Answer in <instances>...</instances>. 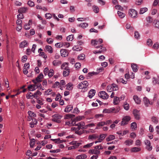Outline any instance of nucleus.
Instances as JSON below:
<instances>
[{
  "label": "nucleus",
  "instance_id": "1",
  "mask_svg": "<svg viewBox=\"0 0 159 159\" xmlns=\"http://www.w3.org/2000/svg\"><path fill=\"white\" fill-rule=\"evenodd\" d=\"M82 117L80 116L77 117L74 120H72V119H71L70 120L65 122V125L69 126L75 125L76 127H72L71 129L75 130V133L81 135L84 133V130L83 129L85 128L84 127L85 123L84 122H81L76 124V122L81 120Z\"/></svg>",
  "mask_w": 159,
  "mask_h": 159
},
{
  "label": "nucleus",
  "instance_id": "2",
  "mask_svg": "<svg viewBox=\"0 0 159 159\" xmlns=\"http://www.w3.org/2000/svg\"><path fill=\"white\" fill-rule=\"evenodd\" d=\"M102 42L103 40L102 39H92L91 41V44L96 48H98L103 46V45L102 44Z\"/></svg>",
  "mask_w": 159,
  "mask_h": 159
},
{
  "label": "nucleus",
  "instance_id": "3",
  "mask_svg": "<svg viewBox=\"0 0 159 159\" xmlns=\"http://www.w3.org/2000/svg\"><path fill=\"white\" fill-rule=\"evenodd\" d=\"M89 83L86 81H84L80 83L78 85V88L82 89V91L84 92L88 90Z\"/></svg>",
  "mask_w": 159,
  "mask_h": 159
},
{
  "label": "nucleus",
  "instance_id": "4",
  "mask_svg": "<svg viewBox=\"0 0 159 159\" xmlns=\"http://www.w3.org/2000/svg\"><path fill=\"white\" fill-rule=\"evenodd\" d=\"M62 117V116L61 115L58 114H56L53 115L52 120V121L56 123H59L61 122L60 119H61Z\"/></svg>",
  "mask_w": 159,
  "mask_h": 159
},
{
  "label": "nucleus",
  "instance_id": "5",
  "mask_svg": "<svg viewBox=\"0 0 159 159\" xmlns=\"http://www.w3.org/2000/svg\"><path fill=\"white\" fill-rule=\"evenodd\" d=\"M99 97L104 99H107L109 98L108 95L104 91H102L98 93Z\"/></svg>",
  "mask_w": 159,
  "mask_h": 159
},
{
  "label": "nucleus",
  "instance_id": "6",
  "mask_svg": "<svg viewBox=\"0 0 159 159\" xmlns=\"http://www.w3.org/2000/svg\"><path fill=\"white\" fill-rule=\"evenodd\" d=\"M130 119V117L129 116H124L122 119L121 125L123 126L127 124Z\"/></svg>",
  "mask_w": 159,
  "mask_h": 159
},
{
  "label": "nucleus",
  "instance_id": "7",
  "mask_svg": "<svg viewBox=\"0 0 159 159\" xmlns=\"http://www.w3.org/2000/svg\"><path fill=\"white\" fill-rule=\"evenodd\" d=\"M43 77V75L42 73H40L35 79L33 80L32 81L34 84H37L41 81V79Z\"/></svg>",
  "mask_w": 159,
  "mask_h": 159
},
{
  "label": "nucleus",
  "instance_id": "8",
  "mask_svg": "<svg viewBox=\"0 0 159 159\" xmlns=\"http://www.w3.org/2000/svg\"><path fill=\"white\" fill-rule=\"evenodd\" d=\"M129 16L132 18H135L137 16V11L134 9H131L129 10Z\"/></svg>",
  "mask_w": 159,
  "mask_h": 159
},
{
  "label": "nucleus",
  "instance_id": "9",
  "mask_svg": "<svg viewBox=\"0 0 159 159\" xmlns=\"http://www.w3.org/2000/svg\"><path fill=\"white\" fill-rule=\"evenodd\" d=\"M133 113L135 119L139 120L140 118V111L138 110H133Z\"/></svg>",
  "mask_w": 159,
  "mask_h": 159
},
{
  "label": "nucleus",
  "instance_id": "10",
  "mask_svg": "<svg viewBox=\"0 0 159 159\" xmlns=\"http://www.w3.org/2000/svg\"><path fill=\"white\" fill-rule=\"evenodd\" d=\"M145 143L146 145V148L149 151H151L152 149V146L151 145L150 142L148 140H146Z\"/></svg>",
  "mask_w": 159,
  "mask_h": 159
},
{
  "label": "nucleus",
  "instance_id": "11",
  "mask_svg": "<svg viewBox=\"0 0 159 159\" xmlns=\"http://www.w3.org/2000/svg\"><path fill=\"white\" fill-rule=\"evenodd\" d=\"M143 102L145 105L147 107L149 106L150 105H152L153 104L152 102L149 101L148 99L146 97L144 98Z\"/></svg>",
  "mask_w": 159,
  "mask_h": 159
},
{
  "label": "nucleus",
  "instance_id": "12",
  "mask_svg": "<svg viewBox=\"0 0 159 159\" xmlns=\"http://www.w3.org/2000/svg\"><path fill=\"white\" fill-rule=\"evenodd\" d=\"M61 56L64 57H67L68 55V52L65 49H62L60 50Z\"/></svg>",
  "mask_w": 159,
  "mask_h": 159
},
{
  "label": "nucleus",
  "instance_id": "13",
  "mask_svg": "<svg viewBox=\"0 0 159 159\" xmlns=\"http://www.w3.org/2000/svg\"><path fill=\"white\" fill-rule=\"evenodd\" d=\"M133 98L136 103L137 104H140L141 101L140 98L136 95H134L133 96Z\"/></svg>",
  "mask_w": 159,
  "mask_h": 159
},
{
  "label": "nucleus",
  "instance_id": "14",
  "mask_svg": "<svg viewBox=\"0 0 159 159\" xmlns=\"http://www.w3.org/2000/svg\"><path fill=\"white\" fill-rule=\"evenodd\" d=\"M61 68L65 70H68L69 69H70L68 67V63L66 62L63 63L61 65Z\"/></svg>",
  "mask_w": 159,
  "mask_h": 159
},
{
  "label": "nucleus",
  "instance_id": "15",
  "mask_svg": "<svg viewBox=\"0 0 159 159\" xmlns=\"http://www.w3.org/2000/svg\"><path fill=\"white\" fill-rule=\"evenodd\" d=\"M95 90L91 89L89 91L88 93V96L89 98H91L95 95Z\"/></svg>",
  "mask_w": 159,
  "mask_h": 159
},
{
  "label": "nucleus",
  "instance_id": "16",
  "mask_svg": "<svg viewBox=\"0 0 159 159\" xmlns=\"http://www.w3.org/2000/svg\"><path fill=\"white\" fill-rule=\"evenodd\" d=\"M28 88L30 91H33L37 89L36 84L30 85L28 87Z\"/></svg>",
  "mask_w": 159,
  "mask_h": 159
},
{
  "label": "nucleus",
  "instance_id": "17",
  "mask_svg": "<svg viewBox=\"0 0 159 159\" xmlns=\"http://www.w3.org/2000/svg\"><path fill=\"white\" fill-rule=\"evenodd\" d=\"M45 50L50 53H52L53 52L52 48L51 46L49 45H47L45 47Z\"/></svg>",
  "mask_w": 159,
  "mask_h": 159
},
{
  "label": "nucleus",
  "instance_id": "18",
  "mask_svg": "<svg viewBox=\"0 0 159 159\" xmlns=\"http://www.w3.org/2000/svg\"><path fill=\"white\" fill-rule=\"evenodd\" d=\"M88 26V23L86 22L81 23L77 25L78 27H81L83 28H85L86 27H87Z\"/></svg>",
  "mask_w": 159,
  "mask_h": 159
},
{
  "label": "nucleus",
  "instance_id": "19",
  "mask_svg": "<svg viewBox=\"0 0 159 159\" xmlns=\"http://www.w3.org/2000/svg\"><path fill=\"white\" fill-rule=\"evenodd\" d=\"M107 136V134H101L100 135L99 137L98 138V142H102V140L105 138L106 136Z\"/></svg>",
  "mask_w": 159,
  "mask_h": 159
},
{
  "label": "nucleus",
  "instance_id": "20",
  "mask_svg": "<svg viewBox=\"0 0 159 159\" xmlns=\"http://www.w3.org/2000/svg\"><path fill=\"white\" fill-rule=\"evenodd\" d=\"M89 153H90L96 154L97 155L99 154L100 153V151L96 149H91L89 151Z\"/></svg>",
  "mask_w": 159,
  "mask_h": 159
},
{
  "label": "nucleus",
  "instance_id": "21",
  "mask_svg": "<svg viewBox=\"0 0 159 159\" xmlns=\"http://www.w3.org/2000/svg\"><path fill=\"white\" fill-rule=\"evenodd\" d=\"M70 143L71 144L73 145V146H75L76 148L82 144L81 143L77 142L76 141H72L70 142Z\"/></svg>",
  "mask_w": 159,
  "mask_h": 159
},
{
  "label": "nucleus",
  "instance_id": "22",
  "mask_svg": "<svg viewBox=\"0 0 159 159\" xmlns=\"http://www.w3.org/2000/svg\"><path fill=\"white\" fill-rule=\"evenodd\" d=\"M115 110H103V112L105 113H116L119 112L118 110H116V111H115Z\"/></svg>",
  "mask_w": 159,
  "mask_h": 159
},
{
  "label": "nucleus",
  "instance_id": "23",
  "mask_svg": "<svg viewBox=\"0 0 159 159\" xmlns=\"http://www.w3.org/2000/svg\"><path fill=\"white\" fill-rule=\"evenodd\" d=\"M52 64L54 66H57L61 64V62L58 60H54L53 61Z\"/></svg>",
  "mask_w": 159,
  "mask_h": 159
},
{
  "label": "nucleus",
  "instance_id": "24",
  "mask_svg": "<svg viewBox=\"0 0 159 159\" xmlns=\"http://www.w3.org/2000/svg\"><path fill=\"white\" fill-rule=\"evenodd\" d=\"M98 138V135L95 134L90 135L89 136V139H96Z\"/></svg>",
  "mask_w": 159,
  "mask_h": 159
},
{
  "label": "nucleus",
  "instance_id": "25",
  "mask_svg": "<svg viewBox=\"0 0 159 159\" xmlns=\"http://www.w3.org/2000/svg\"><path fill=\"white\" fill-rule=\"evenodd\" d=\"M73 89V84L72 83H69L66 85V89L69 90H71Z\"/></svg>",
  "mask_w": 159,
  "mask_h": 159
},
{
  "label": "nucleus",
  "instance_id": "26",
  "mask_svg": "<svg viewBox=\"0 0 159 159\" xmlns=\"http://www.w3.org/2000/svg\"><path fill=\"white\" fill-rule=\"evenodd\" d=\"M28 44L27 41L24 40L20 43V47L21 48H24L26 47L28 45Z\"/></svg>",
  "mask_w": 159,
  "mask_h": 159
},
{
  "label": "nucleus",
  "instance_id": "27",
  "mask_svg": "<svg viewBox=\"0 0 159 159\" xmlns=\"http://www.w3.org/2000/svg\"><path fill=\"white\" fill-rule=\"evenodd\" d=\"M82 48L81 47L78 46H74L72 48V50L77 51H80L82 50Z\"/></svg>",
  "mask_w": 159,
  "mask_h": 159
},
{
  "label": "nucleus",
  "instance_id": "28",
  "mask_svg": "<svg viewBox=\"0 0 159 159\" xmlns=\"http://www.w3.org/2000/svg\"><path fill=\"white\" fill-rule=\"evenodd\" d=\"M27 10V8L26 7H22L20 8L18 10L20 13H25Z\"/></svg>",
  "mask_w": 159,
  "mask_h": 159
},
{
  "label": "nucleus",
  "instance_id": "29",
  "mask_svg": "<svg viewBox=\"0 0 159 159\" xmlns=\"http://www.w3.org/2000/svg\"><path fill=\"white\" fill-rule=\"evenodd\" d=\"M131 66L133 71L134 72H136L138 70V67L136 64L132 63L131 64Z\"/></svg>",
  "mask_w": 159,
  "mask_h": 159
},
{
  "label": "nucleus",
  "instance_id": "30",
  "mask_svg": "<svg viewBox=\"0 0 159 159\" xmlns=\"http://www.w3.org/2000/svg\"><path fill=\"white\" fill-rule=\"evenodd\" d=\"M37 121L35 119H33L32 121L30 123V127L31 128H33L34 127V125H36L37 123Z\"/></svg>",
  "mask_w": 159,
  "mask_h": 159
},
{
  "label": "nucleus",
  "instance_id": "31",
  "mask_svg": "<svg viewBox=\"0 0 159 159\" xmlns=\"http://www.w3.org/2000/svg\"><path fill=\"white\" fill-rule=\"evenodd\" d=\"M152 82L154 84H159V77H158L157 78L153 77L152 78Z\"/></svg>",
  "mask_w": 159,
  "mask_h": 159
},
{
  "label": "nucleus",
  "instance_id": "32",
  "mask_svg": "<svg viewBox=\"0 0 159 159\" xmlns=\"http://www.w3.org/2000/svg\"><path fill=\"white\" fill-rule=\"evenodd\" d=\"M105 125V122L103 121L99 122L97 124L96 129H99L100 127L102 126Z\"/></svg>",
  "mask_w": 159,
  "mask_h": 159
},
{
  "label": "nucleus",
  "instance_id": "33",
  "mask_svg": "<svg viewBox=\"0 0 159 159\" xmlns=\"http://www.w3.org/2000/svg\"><path fill=\"white\" fill-rule=\"evenodd\" d=\"M154 24L153 26L155 28L159 29V20H155Z\"/></svg>",
  "mask_w": 159,
  "mask_h": 159
},
{
  "label": "nucleus",
  "instance_id": "34",
  "mask_svg": "<svg viewBox=\"0 0 159 159\" xmlns=\"http://www.w3.org/2000/svg\"><path fill=\"white\" fill-rule=\"evenodd\" d=\"M120 101L119 98L115 97L113 100V103L114 104L116 105L118 104Z\"/></svg>",
  "mask_w": 159,
  "mask_h": 159
},
{
  "label": "nucleus",
  "instance_id": "35",
  "mask_svg": "<svg viewBox=\"0 0 159 159\" xmlns=\"http://www.w3.org/2000/svg\"><path fill=\"white\" fill-rule=\"evenodd\" d=\"M141 149L140 148L134 147L132 148L131 149V151L132 152H137L141 150Z\"/></svg>",
  "mask_w": 159,
  "mask_h": 159
},
{
  "label": "nucleus",
  "instance_id": "36",
  "mask_svg": "<svg viewBox=\"0 0 159 159\" xmlns=\"http://www.w3.org/2000/svg\"><path fill=\"white\" fill-rule=\"evenodd\" d=\"M87 158V156L85 154L80 155L77 156L76 158L77 159H84Z\"/></svg>",
  "mask_w": 159,
  "mask_h": 159
},
{
  "label": "nucleus",
  "instance_id": "37",
  "mask_svg": "<svg viewBox=\"0 0 159 159\" xmlns=\"http://www.w3.org/2000/svg\"><path fill=\"white\" fill-rule=\"evenodd\" d=\"M115 138V136L113 135H110L108 138L106 139L107 141H109L112 140L114 139Z\"/></svg>",
  "mask_w": 159,
  "mask_h": 159
},
{
  "label": "nucleus",
  "instance_id": "38",
  "mask_svg": "<svg viewBox=\"0 0 159 159\" xmlns=\"http://www.w3.org/2000/svg\"><path fill=\"white\" fill-rule=\"evenodd\" d=\"M113 91H117L119 89L117 85L115 84H111Z\"/></svg>",
  "mask_w": 159,
  "mask_h": 159
},
{
  "label": "nucleus",
  "instance_id": "39",
  "mask_svg": "<svg viewBox=\"0 0 159 159\" xmlns=\"http://www.w3.org/2000/svg\"><path fill=\"white\" fill-rule=\"evenodd\" d=\"M148 10L147 7H143L141 8L139 11V14H142L146 12Z\"/></svg>",
  "mask_w": 159,
  "mask_h": 159
},
{
  "label": "nucleus",
  "instance_id": "40",
  "mask_svg": "<svg viewBox=\"0 0 159 159\" xmlns=\"http://www.w3.org/2000/svg\"><path fill=\"white\" fill-rule=\"evenodd\" d=\"M31 22V20H29V22L28 24H26L24 26V28L26 30H29L30 28V23Z\"/></svg>",
  "mask_w": 159,
  "mask_h": 159
},
{
  "label": "nucleus",
  "instance_id": "41",
  "mask_svg": "<svg viewBox=\"0 0 159 159\" xmlns=\"http://www.w3.org/2000/svg\"><path fill=\"white\" fill-rule=\"evenodd\" d=\"M42 93L39 91L38 90L34 93V98H37Z\"/></svg>",
  "mask_w": 159,
  "mask_h": 159
},
{
  "label": "nucleus",
  "instance_id": "42",
  "mask_svg": "<svg viewBox=\"0 0 159 159\" xmlns=\"http://www.w3.org/2000/svg\"><path fill=\"white\" fill-rule=\"evenodd\" d=\"M35 143V139H30V147L31 148L33 147Z\"/></svg>",
  "mask_w": 159,
  "mask_h": 159
},
{
  "label": "nucleus",
  "instance_id": "43",
  "mask_svg": "<svg viewBox=\"0 0 159 159\" xmlns=\"http://www.w3.org/2000/svg\"><path fill=\"white\" fill-rule=\"evenodd\" d=\"M133 141L131 139L127 140L125 141V143L126 145L129 146L132 145L133 144Z\"/></svg>",
  "mask_w": 159,
  "mask_h": 159
},
{
  "label": "nucleus",
  "instance_id": "44",
  "mask_svg": "<svg viewBox=\"0 0 159 159\" xmlns=\"http://www.w3.org/2000/svg\"><path fill=\"white\" fill-rule=\"evenodd\" d=\"M117 14L121 18H123L125 16V14L119 11H117Z\"/></svg>",
  "mask_w": 159,
  "mask_h": 159
},
{
  "label": "nucleus",
  "instance_id": "45",
  "mask_svg": "<svg viewBox=\"0 0 159 159\" xmlns=\"http://www.w3.org/2000/svg\"><path fill=\"white\" fill-rule=\"evenodd\" d=\"M75 116V115L73 114H68L65 115V118L66 119H68L69 118H73Z\"/></svg>",
  "mask_w": 159,
  "mask_h": 159
},
{
  "label": "nucleus",
  "instance_id": "46",
  "mask_svg": "<svg viewBox=\"0 0 159 159\" xmlns=\"http://www.w3.org/2000/svg\"><path fill=\"white\" fill-rule=\"evenodd\" d=\"M116 81L117 83H122L123 84H126L127 81H125L123 79L120 78L119 79L116 80Z\"/></svg>",
  "mask_w": 159,
  "mask_h": 159
},
{
  "label": "nucleus",
  "instance_id": "47",
  "mask_svg": "<svg viewBox=\"0 0 159 159\" xmlns=\"http://www.w3.org/2000/svg\"><path fill=\"white\" fill-rule=\"evenodd\" d=\"M85 58V55L84 54H81L77 57V59L80 60H83Z\"/></svg>",
  "mask_w": 159,
  "mask_h": 159
},
{
  "label": "nucleus",
  "instance_id": "48",
  "mask_svg": "<svg viewBox=\"0 0 159 159\" xmlns=\"http://www.w3.org/2000/svg\"><path fill=\"white\" fill-rule=\"evenodd\" d=\"M74 39V35L72 34L66 37L67 41H72Z\"/></svg>",
  "mask_w": 159,
  "mask_h": 159
},
{
  "label": "nucleus",
  "instance_id": "49",
  "mask_svg": "<svg viewBox=\"0 0 159 159\" xmlns=\"http://www.w3.org/2000/svg\"><path fill=\"white\" fill-rule=\"evenodd\" d=\"M26 98L28 99H30L34 98V94H33L31 93H30L26 95Z\"/></svg>",
  "mask_w": 159,
  "mask_h": 159
},
{
  "label": "nucleus",
  "instance_id": "50",
  "mask_svg": "<svg viewBox=\"0 0 159 159\" xmlns=\"http://www.w3.org/2000/svg\"><path fill=\"white\" fill-rule=\"evenodd\" d=\"M93 11L94 12L96 13H98V12L99 9L98 7L95 6H93Z\"/></svg>",
  "mask_w": 159,
  "mask_h": 159
},
{
  "label": "nucleus",
  "instance_id": "51",
  "mask_svg": "<svg viewBox=\"0 0 159 159\" xmlns=\"http://www.w3.org/2000/svg\"><path fill=\"white\" fill-rule=\"evenodd\" d=\"M134 36L135 38L137 39H138L140 38V34L139 33V32L137 31H135L134 32Z\"/></svg>",
  "mask_w": 159,
  "mask_h": 159
},
{
  "label": "nucleus",
  "instance_id": "52",
  "mask_svg": "<svg viewBox=\"0 0 159 159\" xmlns=\"http://www.w3.org/2000/svg\"><path fill=\"white\" fill-rule=\"evenodd\" d=\"M137 127V124L135 122L132 123L131 124V128L135 129Z\"/></svg>",
  "mask_w": 159,
  "mask_h": 159
},
{
  "label": "nucleus",
  "instance_id": "53",
  "mask_svg": "<svg viewBox=\"0 0 159 159\" xmlns=\"http://www.w3.org/2000/svg\"><path fill=\"white\" fill-rule=\"evenodd\" d=\"M28 113L29 116L32 117H34L36 116V114L31 111H29Z\"/></svg>",
  "mask_w": 159,
  "mask_h": 159
},
{
  "label": "nucleus",
  "instance_id": "54",
  "mask_svg": "<svg viewBox=\"0 0 159 159\" xmlns=\"http://www.w3.org/2000/svg\"><path fill=\"white\" fill-rule=\"evenodd\" d=\"M147 44L149 46H151L152 44V41L151 39H148L147 41Z\"/></svg>",
  "mask_w": 159,
  "mask_h": 159
},
{
  "label": "nucleus",
  "instance_id": "55",
  "mask_svg": "<svg viewBox=\"0 0 159 159\" xmlns=\"http://www.w3.org/2000/svg\"><path fill=\"white\" fill-rule=\"evenodd\" d=\"M70 73V69L68 70H65L63 72V75L64 76H67Z\"/></svg>",
  "mask_w": 159,
  "mask_h": 159
},
{
  "label": "nucleus",
  "instance_id": "56",
  "mask_svg": "<svg viewBox=\"0 0 159 159\" xmlns=\"http://www.w3.org/2000/svg\"><path fill=\"white\" fill-rule=\"evenodd\" d=\"M159 47V44L158 42L155 43L153 45L152 48L154 49H157Z\"/></svg>",
  "mask_w": 159,
  "mask_h": 159
},
{
  "label": "nucleus",
  "instance_id": "57",
  "mask_svg": "<svg viewBox=\"0 0 159 159\" xmlns=\"http://www.w3.org/2000/svg\"><path fill=\"white\" fill-rule=\"evenodd\" d=\"M123 106L125 109H129V104L126 102L124 103Z\"/></svg>",
  "mask_w": 159,
  "mask_h": 159
},
{
  "label": "nucleus",
  "instance_id": "58",
  "mask_svg": "<svg viewBox=\"0 0 159 159\" xmlns=\"http://www.w3.org/2000/svg\"><path fill=\"white\" fill-rule=\"evenodd\" d=\"M53 72L54 71L52 69H51L49 70L48 73V75L49 77H52V76L53 75Z\"/></svg>",
  "mask_w": 159,
  "mask_h": 159
},
{
  "label": "nucleus",
  "instance_id": "59",
  "mask_svg": "<svg viewBox=\"0 0 159 159\" xmlns=\"http://www.w3.org/2000/svg\"><path fill=\"white\" fill-rule=\"evenodd\" d=\"M107 91L109 92H111L113 91L111 85H110L107 86Z\"/></svg>",
  "mask_w": 159,
  "mask_h": 159
},
{
  "label": "nucleus",
  "instance_id": "60",
  "mask_svg": "<svg viewBox=\"0 0 159 159\" xmlns=\"http://www.w3.org/2000/svg\"><path fill=\"white\" fill-rule=\"evenodd\" d=\"M127 131L126 130H124L123 132L121 131H120L117 132V134L122 136L125 135Z\"/></svg>",
  "mask_w": 159,
  "mask_h": 159
},
{
  "label": "nucleus",
  "instance_id": "61",
  "mask_svg": "<svg viewBox=\"0 0 159 159\" xmlns=\"http://www.w3.org/2000/svg\"><path fill=\"white\" fill-rule=\"evenodd\" d=\"M27 4L29 6L31 7H34V2L30 0H29Z\"/></svg>",
  "mask_w": 159,
  "mask_h": 159
},
{
  "label": "nucleus",
  "instance_id": "62",
  "mask_svg": "<svg viewBox=\"0 0 159 159\" xmlns=\"http://www.w3.org/2000/svg\"><path fill=\"white\" fill-rule=\"evenodd\" d=\"M93 142L91 143L84 145L83 147L84 148H89L92 146L93 144Z\"/></svg>",
  "mask_w": 159,
  "mask_h": 159
},
{
  "label": "nucleus",
  "instance_id": "63",
  "mask_svg": "<svg viewBox=\"0 0 159 159\" xmlns=\"http://www.w3.org/2000/svg\"><path fill=\"white\" fill-rule=\"evenodd\" d=\"M63 46H64L66 48H68L70 46V43L68 42H64L62 43Z\"/></svg>",
  "mask_w": 159,
  "mask_h": 159
},
{
  "label": "nucleus",
  "instance_id": "64",
  "mask_svg": "<svg viewBox=\"0 0 159 159\" xmlns=\"http://www.w3.org/2000/svg\"><path fill=\"white\" fill-rule=\"evenodd\" d=\"M52 91V90L51 89H49L45 91L44 93V95H48L50 94L49 93Z\"/></svg>",
  "mask_w": 159,
  "mask_h": 159
}]
</instances>
